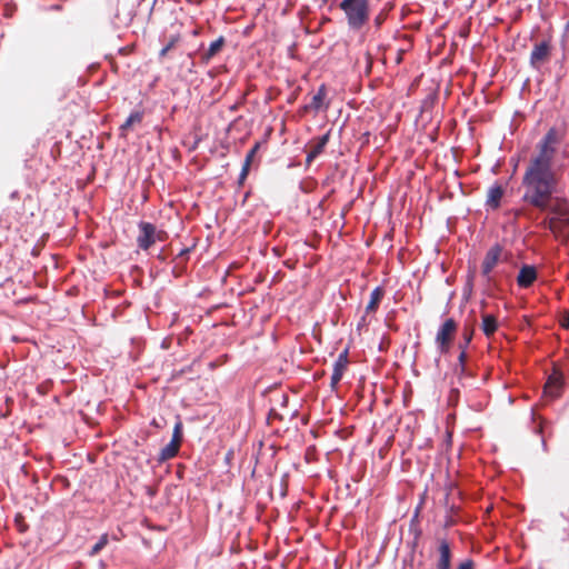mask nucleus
I'll use <instances>...</instances> for the list:
<instances>
[{
	"instance_id": "obj_1",
	"label": "nucleus",
	"mask_w": 569,
	"mask_h": 569,
	"mask_svg": "<svg viewBox=\"0 0 569 569\" xmlns=\"http://www.w3.org/2000/svg\"><path fill=\"white\" fill-rule=\"evenodd\" d=\"M563 138L565 133L555 127L547 131L537 144L538 152L530 159L521 184L525 189L522 200L526 203L540 211L551 212L562 224L569 226V201L553 197L557 178L552 161Z\"/></svg>"
},
{
	"instance_id": "obj_2",
	"label": "nucleus",
	"mask_w": 569,
	"mask_h": 569,
	"mask_svg": "<svg viewBox=\"0 0 569 569\" xmlns=\"http://www.w3.org/2000/svg\"><path fill=\"white\" fill-rule=\"evenodd\" d=\"M338 8L343 12L346 23L351 31L362 30L370 21V0H341Z\"/></svg>"
},
{
	"instance_id": "obj_3",
	"label": "nucleus",
	"mask_w": 569,
	"mask_h": 569,
	"mask_svg": "<svg viewBox=\"0 0 569 569\" xmlns=\"http://www.w3.org/2000/svg\"><path fill=\"white\" fill-rule=\"evenodd\" d=\"M502 247L499 244H495L491 248H489V250L485 254V258L481 263V274L486 279V282L488 284L495 283L492 271L502 260Z\"/></svg>"
},
{
	"instance_id": "obj_4",
	"label": "nucleus",
	"mask_w": 569,
	"mask_h": 569,
	"mask_svg": "<svg viewBox=\"0 0 569 569\" xmlns=\"http://www.w3.org/2000/svg\"><path fill=\"white\" fill-rule=\"evenodd\" d=\"M458 330L457 322L449 318L439 328L436 335V343L441 353H448Z\"/></svg>"
},
{
	"instance_id": "obj_5",
	"label": "nucleus",
	"mask_w": 569,
	"mask_h": 569,
	"mask_svg": "<svg viewBox=\"0 0 569 569\" xmlns=\"http://www.w3.org/2000/svg\"><path fill=\"white\" fill-rule=\"evenodd\" d=\"M140 234L137 238V243L140 249L148 250L154 243L156 227L150 222L139 223Z\"/></svg>"
},
{
	"instance_id": "obj_6",
	"label": "nucleus",
	"mask_w": 569,
	"mask_h": 569,
	"mask_svg": "<svg viewBox=\"0 0 569 569\" xmlns=\"http://www.w3.org/2000/svg\"><path fill=\"white\" fill-rule=\"evenodd\" d=\"M452 551L450 543L446 539L439 540L438 559L436 569H451Z\"/></svg>"
},
{
	"instance_id": "obj_7",
	"label": "nucleus",
	"mask_w": 569,
	"mask_h": 569,
	"mask_svg": "<svg viewBox=\"0 0 569 569\" xmlns=\"http://www.w3.org/2000/svg\"><path fill=\"white\" fill-rule=\"evenodd\" d=\"M550 56V46L549 42L542 41L538 44H536L530 53V63L538 68L543 62L547 61V59Z\"/></svg>"
},
{
	"instance_id": "obj_8",
	"label": "nucleus",
	"mask_w": 569,
	"mask_h": 569,
	"mask_svg": "<svg viewBox=\"0 0 569 569\" xmlns=\"http://www.w3.org/2000/svg\"><path fill=\"white\" fill-rule=\"evenodd\" d=\"M329 142V132L326 134L315 138L309 143V151L307 154V162L310 163L313 161L319 154H321Z\"/></svg>"
},
{
	"instance_id": "obj_9",
	"label": "nucleus",
	"mask_w": 569,
	"mask_h": 569,
	"mask_svg": "<svg viewBox=\"0 0 569 569\" xmlns=\"http://www.w3.org/2000/svg\"><path fill=\"white\" fill-rule=\"evenodd\" d=\"M538 273L533 266L525 264L521 267L517 277V284L520 288H529L537 280Z\"/></svg>"
},
{
	"instance_id": "obj_10",
	"label": "nucleus",
	"mask_w": 569,
	"mask_h": 569,
	"mask_svg": "<svg viewBox=\"0 0 569 569\" xmlns=\"http://www.w3.org/2000/svg\"><path fill=\"white\" fill-rule=\"evenodd\" d=\"M226 46L224 37L220 36L218 39L212 41L209 48L200 54L202 63L208 64L217 54H219Z\"/></svg>"
},
{
	"instance_id": "obj_11",
	"label": "nucleus",
	"mask_w": 569,
	"mask_h": 569,
	"mask_svg": "<svg viewBox=\"0 0 569 569\" xmlns=\"http://www.w3.org/2000/svg\"><path fill=\"white\" fill-rule=\"evenodd\" d=\"M505 194V189L501 184H493L488 189L486 206L492 210H496L500 207L501 199Z\"/></svg>"
},
{
	"instance_id": "obj_12",
	"label": "nucleus",
	"mask_w": 569,
	"mask_h": 569,
	"mask_svg": "<svg viewBox=\"0 0 569 569\" xmlns=\"http://www.w3.org/2000/svg\"><path fill=\"white\" fill-rule=\"evenodd\" d=\"M327 97V88L325 84H321L318 88V91L311 98L309 104L305 107L306 110H312L315 112H319L322 108H328V104H325V100Z\"/></svg>"
},
{
	"instance_id": "obj_13",
	"label": "nucleus",
	"mask_w": 569,
	"mask_h": 569,
	"mask_svg": "<svg viewBox=\"0 0 569 569\" xmlns=\"http://www.w3.org/2000/svg\"><path fill=\"white\" fill-rule=\"evenodd\" d=\"M562 386V377L558 372H553L549 376L546 385H545V393L551 398H556L560 395V389Z\"/></svg>"
},
{
	"instance_id": "obj_14",
	"label": "nucleus",
	"mask_w": 569,
	"mask_h": 569,
	"mask_svg": "<svg viewBox=\"0 0 569 569\" xmlns=\"http://www.w3.org/2000/svg\"><path fill=\"white\" fill-rule=\"evenodd\" d=\"M260 148V143L257 142L250 150L249 152L247 153L246 156V159H244V162H243V166H242V169H241V172H240V176H239V183L242 184L243 181L246 180L248 173H249V169H250V166L253 161V158H254V154L257 153V151L259 150Z\"/></svg>"
},
{
	"instance_id": "obj_15",
	"label": "nucleus",
	"mask_w": 569,
	"mask_h": 569,
	"mask_svg": "<svg viewBox=\"0 0 569 569\" xmlns=\"http://www.w3.org/2000/svg\"><path fill=\"white\" fill-rule=\"evenodd\" d=\"M383 296H385V290L381 287L375 288L370 293V300L366 307V312L367 313L375 312L378 309Z\"/></svg>"
},
{
	"instance_id": "obj_16",
	"label": "nucleus",
	"mask_w": 569,
	"mask_h": 569,
	"mask_svg": "<svg viewBox=\"0 0 569 569\" xmlns=\"http://www.w3.org/2000/svg\"><path fill=\"white\" fill-rule=\"evenodd\" d=\"M498 329L497 318L492 315L485 313L482 315V323L481 330L486 335V337H491Z\"/></svg>"
},
{
	"instance_id": "obj_17",
	"label": "nucleus",
	"mask_w": 569,
	"mask_h": 569,
	"mask_svg": "<svg viewBox=\"0 0 569 569\" xmlns=\"http://www.w3.org/2000/svg\"><path fill=\"white\" fill-rule=\"evenodd\" d=\"M180 446L181 445L171 440L166 447H163L161 449L158 460L160 462H163V461L174 458L179 452Z\"/></svg>"
},
{
	"instance_id": "obj_18",
	"label": "nucleus",
	"mask_w": 569,
	"mask_h": 569,
	"mask_svg": "<svg viewBox=\"0 0 569 569\" xmlns=\"http://www.w3.org/2000/svg\"><path fill=\"white\" fill-rule=\"evenodd\" d=\"M143 119V113L140 111L132 112L127 120L121 124L120 130L122 133L127 132L132 128L133 124L141 123Z\"/></svg>"
},
{
	"instance_id": "obj_19",
	"label": "nucleus",
	"mask_w": 569,
	"mask_h": 569,
	"mask_svg": "<svg viewBox=\"0 0 569 569\" xmlns=\"http://www.w3.org/2000/svg\"><path fill=\"white\" fill-rule=\"evenodd\" d=\"M346 370H347V366H345L342 363H337V362L333 363V371H332L331 381H330V386L332 389L337 388V386L340 382V380L342 379Z\"/></svg>"
},
{
	"instance_id": "obj_20",
	"label": "nucleus",
	"mask_w": 569,
	"mask_h": 569,
	"mask_svg": "<svg viewBox=\"0 0 569 569\" xmlns=\"http://www.w3.org/2000/svg\"><path fill=\"white\" fill-rule=\"evenodd\" d=\"M109 543V535L103 533L99 537L98 541L92 546L88 552L90 557L97 556Z\"/></svg>"
},
{
	"instance_id": "obj_21",
	"label": "nucleus",
	"mask_w": 569,
	"mask_h": 569,
	"mask_svg": "<svg viewBox=\"0 0 569 569\" xmlns=\"http://www.w3.org/2000/svg\"><path fill=\"white\" fill-rule=\"evenodd\" d=\"M467 349H460V353L458 356V365L456 367V373L461 377L466 372V362H467Z\"/></svg>"
},
{
	"instance_id": "obj_22",
	"label": "nucleus",
	"mask_w": 569,
	"mask_h": 569,
	"mask_svg": "<svg viewBox=\"0 0 569 569\" xmlns=\"http://www.w3.org/2000/svg\"><path fill=\"white\" fill-rule=\"evenodd\" d=\"M182 430H183V423L181 421V419L178 417L176 423H174V427H173V432H172V438L171 440L181 445L182 442Z\"/></svg>"
},
{
	"instance_id": "obj_23",
	"label": "nucleus",
	"mask_w": 569,
	"mask_h": 569,
	"mask_svg": "<svg viewBox=\"0 0 569 569\" xmlns=\"http://www.w3.org/2000/svg\"><path fill=\"white\" fill-rule=\"evenodd\" d=\"M542 223H543L545 228H547L551 232H558L560 229L561 221L553 216L551 218L545 219Z\"/></svg>"
},
{
	"instance_id": "obj_24",
	"label": "nucleus",
	"mask_w": 569,
	"mask_h": 569,
	"mask_svg": "<svg viewBox=\"0 0 569 569\" xmlns=\"http://www.w3.org/2000/svg\"><path fill=\"white\" fill-rule=\"evenodd\" d=\"M473 331L465 329L463 331V341L459 342L458 348L459 349H467L469 343L471 342Z\"/></svg>"
},
{
	"instance_id": "obj_25",
	"label": "nucleus",
	"mask_w": 569,
	"mask_h": 569,
	"mask_svg": "<svg viewBox=\"0 0 569 569\" xmlns=\"http://www.w3.org/2000/svg\"><path fill=\"white\" fill-rule=\"evenodd\" d=\"M457 569H475V562L471 559H466L458 565Z\"/></svg>"
},
{
	"instance_id": "obj_26",
	"label": "nucleus",
	"mask_w": 569,
	"mask_h": 569,
	"mask_svg": "<svg viewBox=\"0 0 569 569\" xmlns=\"http://www.w3.org/2000/svg\"><path fill=\"white\" fill-rule=\"evenodd\" d=\"M335 362H337V363H342V365H345V366H347V367H348V363H349V360H348V350L342 351V352L338 356V358H337V360H336Z\"/></svg>"
},
{
	"instance_id": "obj_27",
	"label": "nucleus",
	"mask_w": 569,
	"mask_h": 569,
	"mask_svg": "<svg viewBox=\"0 0 569 569\" xmlns=\"http://www.w3.org/2000/svg\"><path fill=\"white\" fill-rule=\"evenodd\" d=\"M387 18V14L383 12V11H380L376 17H375V26L377 28H380V26L385 22Z\"/></svg>"
},
{
	"instance_id": "obj_28",
	"label": "nucleus",
	"mask_w": 569,
	"mask_h": 569,
	"mask_svg": "<svg viewBox=\"0 0 569 569\" xmlns=\"http://www.w3.org/2000/svg\"><path fill=\"white\" fill-rule=\"evenodd\" d=\"M167 238H168V234H167V232H166V231H163V230H157V229H156L154 243H156L157 241H159V242H163V241H166V240H167Z\"/></svg>"
},
{
	"instance_id": "obj_29",
	"label": "nucleus",
	"mask_w": 569,
	"mask_h": 569,
	"mask_svg": "<svg viewBox=\"0 0 569 569\" xmlns=\"http://www.w3.org/2000/svg\"><path fill=\"white\" fill-rule=\"evenodd\" d=\"M176 41H177L176 39H171L170 42L164 48L161 49V51L159 53L160 57H164L174 47Z\"/></svg>"
},
{
	"instance_id": "obj_30",
	"label": "nucleus",
	"mask_w": 569,
	"mask_h": 569,
	"mask_svg": "<svg viewBox=\"0 0 569 569\" xmlns=\"http://www.w3.org/2000/svg\"><path fill=\"white\" fill-rule=\"evenodd\" d=\"M561 326H562L565 329H569V316L565 317V318L561 320Z\"/></svg>"
},
{
	"instance_id": "obj_31",
	"label": "nucleus",
	"mask_w": 569,
	"mask_h": 569,
	"mask_svg": "<svg viewBox=\"0 0 569 569\" xmlns=\"http://www.w3.org/2000/svg\"><path fill=\"white\" fill-rule=\"evenodd\" d=\"M323 3H329L330 2V6H329V9H332L333 8V4L335 2L331 1V0H322Z\"/></svg>"
},
{
	"instance_id": "obj_32",
	"label": "nucleus",
	"mask_w": 569,
	"mask_h": 569,
	"mask_svg": "<svg viewBox=\"0 0 569 569\" xmlns=\"http://www.w3.org/2000/svg\"><path fill=\"white\" fill-rule=\"evenodd\" d=\"M189 251V249H184L180 252V256H183L184 253H187Z\"/></svg>"
},
{
	"instance_id": "obj_33",
	"label": "nucleus",
	"mask_w": 569,
	"mask_h": 569,
	"mask_svg": "<svg viewBox=\"0 0 569 569\" xmlns=\"http://www.w3.org/2000/svg\"><path fill=\"white\" fill-rule=\"evenodd\" d=\"M566 518H567V520L569 521V516H567Z\"/></svg>"
}]
</instances>
